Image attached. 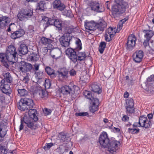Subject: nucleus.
Instances as JSON below:
<instances>
[{
    "label": "nucleus",
    "mask_w": 154,
    "mask_h": 154,
    "mask_svg": "<svg viewBox=\"0 0 154 154\" xmlns=\"http://www.w3.org/2000/svg\"><path fill=\"white\" fill-rule=\"evenodd\" d=\"M115 2L116 4L112 7V13L114 17L116 18L125 12L128 5L122 0H115Z\"/></svg>",
    "instance_id": "1"
},
{
    "label": "nucleus",
    "mask_w": 154,
    "mask_h": 154,
    "mask_svg": "<svg viewBox=\"0 0 154 154\" xmlns=\"http://www.w3.org/2000/svg\"><path fill=\"white\" fill-rule=\"evenodd\" d=\"M34 103L32 100L30 99L24 98H21L18 103L17 106L18 109L22 111H27L29 109L33 108Z\"/></svg>",
    "instance_id": "2"
},
{
    "label": "nucleus",
    "mask_w": 154,
    "mask_h": 154,
    "mask_svg": "<svg viewBox=\"0 0 154 154\" xmlns=\"http://www.w3.org/2000/svg\"><path fill=\"white\" fill-rule=\"evenodd\" d=\"M36 113L28 114L29 116H24L23 117V121L28 128L34 130L37 127L35 124V122L37 121L38 119L36 115Z\"/></svg>",
    "instance_id": "3"
},
{
    "label": "nucleus",
    "mask_w": 154,
    "mask_h": 154,
    "mask_svg": "<svg viewBox=\"0 0 154 154\" xmlns=\"http://www.w3.org/2000/svg\"><path fill=\"white\" fill-rule=\"evenodd\" d=\"M74 29L67 27L66 29L64 34L59 39L60 44L62 46L67 47L69 45V42L71 40L70 34L72 32Z\"/></svg>",
    "instance_id": "4"
},
{
    "label": "nucleus",
    "mask_w": 154,
    "mask_h": 154,
    "mask_svg": "<svg viewBox=\"0 0 154 154\" xmlns=\"http://www.w3.org/2000/svg\"><path fill=\"white\" fill-rule=\"evenodd\" d=\"M86 3L90 7L92 11L97 13H101L105 10L103 6L98 2L92 0H87Z\"/></svg>",
    "instance_id": "5"
},
{
    "label": "nucleus",
    "mask_w": 154,
    "mask_h": 154,
    "mask_svg": "<svg viewBox=\"0 0 154 154\" xmlns=\"http://www.w3.org/2000/svg\"><path fill=\"white\" fill-rule=\"evenodd\" d=\"M33 14L32 11L28 8L22 10L18 14L17 17L20 21H25L30 18Z\"/></svg>",
    "instance_id": "6"
},
{
    "label": "nucleus",
    "mask_w": 154,
    "mask_h": 154,
    "mask_svg": "<svg viewBox=\"0 0 154 154\" xmlns=\"http://www.w3.org/2000/svg\"><path fill=\"white\" fill-rule=\"evenodd\" d=\"M6 54L9 57L12 58L11 62L13 63H16L17 60V53L16 51L15 48L13 45H10L8 47L6 51Z\"/></svg>",
    "instance_id": "7"
},
{
    "label": "nucleus",
    "mask_w": 154,
    "mask_h": 154,
    "mask_svg": "<svg viewBox=\"0 0 154 154\" xmlns=\"http://www.w3.org/2000/svg\"><path fill=\"white\" fill-rule=\"evenodd\" d=\"M120 144L119 141L114 140L109 142L108 143V146L106 147L108 148V151L110 153L112 154H115L116 152L119 149L118 146Z\"/></svg>",
    "instance_id": "8"
},
{
    "label": "nucleus",
    "mask_w": 154,
    "mask_h": 154,
    "mask_svg": "<svg viewBox=\"0 0 154 154\" xmlns=\"http://www.w3.org/2000/svg\"><path fill=\"white\" fill-rule=\"evenodd\" d=\"M99 141L100 145L103 147H106L108 146V143L110 141L106 132L102 133L100 135Z\"/></svg>",
    "instance_id": "9"
},
{
    "label": "nucleus",
    "mask_w": 154,
    "mask_h": 154,
    "mask_svg": "<svg viewBox=\"0 0 154 154\" xmlns=\"http://www.w3.org/2000/svg\"><path fill=\"white\" fill-rule=\"evenodd\" d=\"M116 28H112L109 27L106 30L105 39L106 41L109 42L112 39V38L116 33Z\"/></svg>",
    "instance_id": "10"
},
{
    "label": "nucleus",
    "mask_w": 154,
    "mask_h": 154,
    "mask_svg": "<svg viewBox=\"0 0 154 154\" xmlns=\"http://www.w3.org/2000/svg\"><path fill=\"white\" fill-rule=\"evenodd\" d=\"M116 28H112L109 27L106 30L105 39L106 41L109 42L112 39V38L116 33Z\"/></svg>",
    "instance_id": "11"
},
{
    "label": "nucleus",
    "mask_w": 154,
    "mask_h": 154,
    "mask_svg": "<svg viewBox=\"0 0 154 154\" xmlns=\"http://www.w3.org/2000/svg\"><path fill=\"white\" fill-rule=\"evenodd\" d=\"M136 40V37L134 35L129 36L126 43V49L129 51L133 49L135 45Z\"/></svg>",
    "instance_id": "12"
},
{
    "label": "nucleus",
    "mask_w": 154,
    "mask_h": 154,
    "mask_svg": "<svg viewBox=\"0 0 154 154\" xmlns=\"http://www.w3.org/2000/svg\"><path fill=\"white\" fill-rule=\"evenodd\" d=\"M66 54L74 63H75L77 61L76 52L72 48H68L66 51Z\"/></svg>",
    "instance_id": "13"
},
{
    "label": "nucleus",
    "mask_w": 154,
    "mask_h": 154,
    "mask_svg": "<svg viewBox=\"0 0 154 154\" xmlns=\"http://www.w3.org/2000/svg\"><path fill=\"white\" fill-rule=\"evenodd\" d=\"M143 56V53L142 51H137L133 54V60L136 63H140L142 61Z\"/></svg>",
    "instance_id": "14"
},
{
    "label": "nucleus",
    "mask_w": 154,
    "mask_h": 154,
    "mask_svg": "<svg viewBox=\"0 0 154 154\" xmlns=\"http://www.w3.org/2000/svg\"><path fill=\"white\" fill-rule=\"evenodd\" d=\"M50 54L53 58H57L60 57L61 51L57 48H54L50 49Z\"/></svg>",
    "instance_id": "15"
},
{
    "label": "nucleus",
    "mask_w": 154,
    "mask_h": 154,
    "mask_svg": "<svg viewBox=\"0 0 154 154\" xmlns=\"http://www.w3.org/2000/svg\"><path fill=\"white\" fill-rule=\"evenodd\" d=\"M11 38L13 39L20 38L23 36L25 33V32L23 29H20L18 30L11 32Z\"/></svg>",
    "instance_id": "16"
},
{
    "label": "nucleus",
    "mask_w": 154,
    "mask_h": 154,
    "mask_svg": "<svg viewBox=\"0 0 154 154\" xmlns=\"http://www.w3.org/2000/svg\"><path fill=\"white\" fill-rule=\"evenodd\" d=\"M91 101L92 105L89 107L90 110L91 112L94 113L98 110L97 107L99 104V100L97 98H95Z\"/></svg>",
    "instance_id": "17"
},
{
    "label": "nucleus",
    "mask_w": 154,
    "mask_h": 154,
    "mask_svg": "<svg viewBox=\"0 0 154 154\" xmlns=\"http://www.w3.org/2000/svg\"><path fill=\"white\" fill-rule=\"evenodd\" d=\"M10 22V18L6 16L0 17V27L3 28L8 25Z\"/></svg>",
    "instance_id": "18"
},
{
    "label": "nucleus",
    "mask_w": 154,
    "mask_h": 154,
    "mask_svg": "<svg viewBox=\"0 0 154 154\" xmlns=\"http://www.w3.org/2000/svg\"><path fill=\"white\" fill-rule=\"evenodd\" d=\"M54 8L61 11L64 10L65 6L60 0H55L53 3Z\"/></svg>",
    "instance_id": "19"
},
{
    "label": "nucleus",
    "mask_w": 154,
    "mask_h": 154,
    "mask_svg": "<svg viewBox=\"0 0 154 154\" xmlns=\"http://www.w3.org/2000/svg\"><path fill=\"white\" fill-rule=\"evenodd\" d=\"M58 76L63 79H66L68 77V71L66 68H63L57 71Z\"/></svg>",
    "instance_id": "20"
},
{
    "label": "nucleus",
    "mask_w": 154,
    "mask_h": 154,
    "mask_svg": "<svg viewBox=\"0 0 154 154\" xmlns=\"http://www.w3.org/2000/svg\"><path fill=\"white\" fill-rule=\"evenodd\" d=\"M39 56L38 53L31 52L28 56V59L30 61L36 62L39 60Z\"/></svg>",
    "instance_id": "21"
},
{
    "label": "nucleus",
    "mask_w": 154,
    "mask_h": 154,
    "mask_svg": "<svg viewBox=\"0 0 154 154\" xmlns=\"http://www.w3.org/2000/svg\"><path fill=\"white\" fill-rule=\"evenodd\" d=\"M85 26L86 29L90 31H94L97 29V23L93 21L86 23Z\"/></svg>",
    "instance_id": "22"
},
{
    "label": "nucleus",
    "mask_w": 154,
    "mask_h": 154,
    "mask_svg": "<svg viewBox=\"0 0 154 154\" xmlns=\"http://www.w3.org/2000/svg\"><path fill=\"white\" fill-rule=\"evenodd\" d=\"M72 87L69 86L65 85L62 87L61 88V92L64 95L70 94L72 90Z\"/></svg>",
    "instance_id": "23"
},
{
    "label": "nucleus",
    "mask_w": 154,
    "mask_h": 154,
    "mask_svg": "<svg viewBox=\"0 0 154 154\" xmlns=\"http://www.w3.org/2000/svg\"><path fill=\"white\" fill-rule=\"evenodd\" d=\"M19 54L25 55L29 51L28 47L25 44H21L18 50Z\"/></svg>",
    "instance_id": "24"
},
{
    "label": "nucleus",
    "mask_w": 154,
    "mask_h": 154,
    "mask_svg": "<svg viewBox=\"0 0 154 154\" xmlns=\"http://www.w3.org/2000/svg\"><path fill=\"white\" fill-rule=\"evenodd\" d=\"M97 29L100 31H103L107 26L106 22L103 19H100L97 23Z\"/></svg>",
    "instance_id": "25"
},
{
    "label": "nucleus",
    "mask_w": 154,
    "mask_h": 154,
    "mask_svg": "<svg viewBox=\"0 0 154 154\" xmlns=\"http://www.w3.org/2000/svg\"><path fill=\"white\" fill-rule=\"evenodd\" d=\"M91 90L95 93L100 94L102 91L99 85L96 83H93L91 85Z\"/></svg>",
    "instance_id": "26"
},
{
    "label": "nucleus",
    "mask_w": 154,
    "mask_h": 154,
    "mask_svg": "<svg viewBox=\"0 0 154 154\" xmlns=\"http://www.w3.org/2000/svg\"><path fill=\"white\" fill-rule=\"evenodd\" d=\"M4 79L2 80L1 83L6 82L7 83H11L12 81V78L9 72H7L4 75Z\"/></svg>",
    "instance_id": "27"
},
{
    "label": "nucleus",
    "mask_w": 154,
    "mask_h": 154,
    "mask_svg": "<svg viewBox=\"0 0 154 154\" xmlns=\"http://www.w3.org/2000/svg\"><path fill=\"white\" fill-rule=\"evenodd\" d=\"M143 32L145 33L144 37L146 39L150 40L153 35L154 32L150 30H143Z\"/></svg>",
    "instance_id": "28"
},
{
    "label": "nucleus",
    "mask_w": 154,
    "mask_h": 154,
    "mask_svg": "<svg viewBox=\"0 0 154 154\" xmlns=\"http://www.w3.org/2000/svg\"><path fill=\"white\" fill-rule=\"evenodd\" d=\"M7 82H4L1 83V89L3 93L6 94L8 93L9 90H10V86L7 84Z\"/></svg>",
    "instance_id": "29"
},
{
    "label": "nucleus",
    "mask_w": 154,
    "mask_h": 154,
    "mask_svg": "<svg viewBox=\"0 0 154 154\" xmlns=\"http://www.w3.org/2000/svg\"><path fill=\"white\" fill-rule=\"evenodd\" d=\"M45 70L51 78H54L57 75L54 72V70L51 67L49 66L46 67L45 68Z\"/></svg>",
    "instance_id": "30"
},
{
    "label": "nucleus",
    "mask_w": 154,
    "mask_h": 154,
    "mask_svg": "<svg viewBox=\"0 0 154 154\" xmlns=\"http://www.w3.org/2000/svg\"><path fill=\"white\" fill-rule=\"evenodd\" d=\"M45 20H47V22L46 23V26H45V28H46L49 25H54V22L56 20V18L55 17H53L52 18H49L46 17L45 18Z\"/></svg>",
    "instance_id": "31"
},
{
    "label": "nucleus",
    "mask_w": 154,
    "mask_h": 154,
    "mask_svg": "<svg viewBox=\"0 0 154 154\" xmlns=\"http://www.w3.org/2000/svg\"><path fill=\"white\" fill-rule=\"evenodd\" d=\"M10 58L7 54L0 53V61L2 62L8 61L11 62L12 60L10 59Z\"/></svg>",
    "instance_id": "32"
},
{
    "label": "nucleus",
    "mask_w": 154,
    "mask_h": 154,
    "mask_svg": "<svg viewBox=\"0 0 154 154\" xmlns=\"http://www.w3.org/2000/svg\"><path fill=\"white\" fill-rule=\"evenodd\" d=\"M147 120L146 117L143 116H140L139 118L138 127H143V125Z\"/></svg>",
    "instance_id": "33"
},
{
    "label": "nucleus",
    "mask_w": 154,
    "mask_h": 154,
    "mask_svg": "<svg viewBox=\"0 0 154 154\" xmlns=\"http://www.w3.org/2000/svg\"><path fill=\"white\" fill-rule=\"evenodd\" d=\"M86 57L85 54V52H79L77 54V61L84 60Z\"/></svg>",
    "instance_id": "34"
},
{
    "label": "nucleus",
    "mask_w": 154,
    "mask_h": 154,
    "mask_svg": "<svg viewBox=\"0 0 154 154\" xmlns=\"http://www.w3.org/2000/svg\"><path fill=\"white\" fill-rule=\"evenodd\" d=\"M18 95L20 96H26L28 94V91L24 89H18Z\"/></svg>",
    "instance_id": "35"
},
{
    "label": "nucleus",
    "mask_w": 154,
    "mask_h": 154,
    "mask_svg": "<svg viewBox=\"0 0 154 154\" xmlns=\"http://www.w3.org/2000/svg\"><path fill=\"white\" fill-rule=\"evenodd\" d=\"M83 94L85 97L91 101L95 98L92 96L91 92L89 91H85L83 92Z\"/></svg>",
    "instance_id": "36"
},
{
    "label": "nucleus",
    "mask_w": 154,
    "mask_h": 154,
    "mask_svg": "<svg viewBox=\"0 0 154 154\" xmlns=\"http://www.w3.org/2000/svg\"><path fill=\"white\" fill-rule=\"evenodd\" d=\"M39 94L40 96L43 99H45L48 97V93L45 90L43 89L40 90L39 91Z\"/></svg>",
    "instance_id": "37"
},
{
    "label": "nucleus",
    "mask_w": 154,
    "mask_h": 154,
    "mask_svg": "<svg viewBox=\"0 0 154 154\" xmlns=\"http://www.w3.org/2000/svg\"><path fill=\"white\" fill-rule=\"evenodd\" d=\"M106 45V43L105 42H100L99 48V51L100 54H102L103 53Z\"/></svg>",
    "instance_id": "38"
},
{
    "label": "nucleus",
    "mask_w": 154,
    "mask_h": 154,
    "mask_svg": "<svg viewBox=\"0 0 154 154\" xmlns=\"http://www.w3.org/2000/svg\"><path fill=\"white\" fill-rule=\"evenodd\" d=\"M54 26L58 29V30H61L62 26V22L59 19H56Z\"/></svg>",
    "instance_id": "39"
},
{
    "label": "nucleus",
    "mask_w": 154,
    "mask_h": 154,
    "mask_svg": "<svg viewBox=\"0 0 154 154\" xmlns=\"http://www.w3.org/2000/svg\"><path fill=\"white\" fill-rule=\"evenodd\" d=\"M41 43L44 45L50 44L52 42V40L49 38L42 37L41 39Z\"/></svg>",
    "instance_id": "40"
},
{
    "label": "nucleus",
    "mask_w": 154,
    "mask_h": 154,
    "mask_svg": "<svg viewBox=\"0 0 154 154\" xmlns=\"http://www.w3.org/2000/svg\"><path fill=\"white\" fill-rule=\"evenodd\" d=\"M140 129L133 127L132 128H129L128 129V132L131 134H137L139 132Z\"/></svg>",
    "instance_id": "41"
},
{
    "label": "nucleus",
    "mask_w": 154,
    "mask_h": 154,
    "mask_svg": "<svg viewBox=\"0 0 154 154\" xmlns=\"http://www.w3.org/2000/svg\"><path fill=\"white\" fill-rule=\"evenodd\" d=\"M38 9L42 11L44 10L45 7V2L44 1H40L38 3Z\"/></svg>",
    "instance_id": "42"
},
{
    "label": "nucleus",
    "mask_w": 154,
    "mask_h": 154,
    "mask_svg": "<svg viewBox=\"0 0 154 154\" xmlns=\"http://www.w3.org/2000/svg\"><path fill=\"white\" fill-rule=\"evenodd\" d=\"M18 70L19 71H21L22 72H27L25 62H23L22 63L21 66L19 67Z\"/></svg>",
    "instance_id": "43"
},
{
    "label": "nucleus",
    "mask_w": 154,
    "mask_h": 154,
    "mask_svg": "<svg viewBox=\"0 0 154 154\" xmlns=\"http://www.w3.org/2000/svg\"><path fill=\"white\" fill-rule=\"evenodd\" d=\"M69 138L65 135H63L61 136V140L64 143H66L67 142L70 141Z\"/></svg>",
    "instance_id": "44"
},
{
    "label": "nucleus",
    "mask_w": 154,
    "mask_h": 154,
    "mask_svg": "<svg viewBox=\"0 0 154 154\" xmlns=\"http://www.w3.org/2000/svg\"><path fill=\"white\" fill-rule=\"evenodd\" d=\"M127 112L129 113H132L134 112V108L133 106L130 107V106H126Z\"/></svg>",
    "instance_id": "45"
},
{
    "label": "nucleus",
    "mask_w": 154,
    "mask_h": 154,
    "mask_svg": "<svg viewBox=\"0 0 154 154\" xmlns=\"http://www.w3.org/2000/svg\"><path fill=\"white\" fill-rule=\"evenodd\" d=\"M27 72L30 71L33 68L32 65L28 63L25 62Z\"/></svg>",
    "instance_id": "46"
},
{
    "label": "nucleus",
    "mask_w": 154,
    "mask_h": 154,
    "mask_svg": "<svg viewBox=\"0 0 154 154\" xmlns=\"http://www.w3.org/2000/svg\"><path fill=\"white\" fill-rule=\"evenodd\" d=\"M151 125V122L150 120L148 119L143 125V127L146 128H148L150 127Z\"/></svg>",
    "instance_id": "47"
},
{
    "label": "nucleus",
    "mask_w": 154,
    "mask_h": 154,
    "mask_svg": "<svg viewBox=\"0 0 154 154\" xmlns=\"http://www.w3.org/2000/svg\"><path fill=\"white\" fill-rule=\"evenodd\" d=\"M53 145L54 144L52 143H46L45 145L43 148L45 150H49Z\"/></svg>",
    "instance_id": "48"
},
{
    "label": "nucleus",
    "mask_w": 154,
    "mask_h": 154,
    "mask_svg": "<svg viewBox=\"0 0 154 154\" xmlns=\"http://www.w3.org/2000/svg\"><path fill=\"white\" fill-rule=\"evenodd\" d=\"M35 74L38 79H40L43 77V73L41 71L38 72H35Z\"/></svg>",
    "instance_id": "49"
},
{
    "label": "nucleus",
    "mask_w": 154,
    "mask_h": 154,
    "mask_svg": "<svg viewBox=\"0 0 154 154\" xmlns=\"http://www.w3.org/2000/svg\"><path fill=\"white\" fill-rule=\"evenodd\" d=\"M7 124H1L0 125V130H3V131L5 132L7 131Z\"/></svg>",
    "instance_id": "50"
},
{
    "label": "nucleus",
    "mask_w": 154,
    "mask_h": 154,
    "mask_svg": "<svg viewBox=\"0 0 154 154\" xmlns=\"http://www.w3.org/2000/svg\"><path fill=\"white\" fill-rule=\"evenodd\" d=\"M126 103L127 104V106L132 107L134 106V101L133 100L131 99L129 100H127L126 101Z\"/></svg>",
    "instance_id": "51"
},
{
    "label": "nucleus",
    "mask_w": 154,
    "mask_h": 154,
    "mask_svg": "<svg viewBox=\"0 0 154 154\" xmlns=\"http://www.w3.org/2000/svg\"><path fill=\"white\" fill-rule=\"evenodd\" d=\"M7 131L4 132L3 130H0V141L2 140V138L4 137L6 134Z\"/></svg>",
    "instance_id": "52"
},
{
    "label": "nucleus",
    "mask_w": 154,
    "mask_h": 154,
    "mask_svg": "<svg viewBox=\"0 0 154 154\" xmlns=\"http://www.w3.org/2000/svg\"><path fill=\"white\" fill-rule=\"evenodd\" d=\"M88 115V113L87 112H82L79 113H76L75 114L76 116H87Z\"/></svg>",
    "instance_id": "53"
},
{
    "label": "nucleus",
    "mask_w": 154,
    "mask_h": 154,
    "mask_svg": "<svg viewBox=\"0 0 154 154\" xmlns=\"http://www.w3.org/2000/svg\"><path fill=\"white\" fill-rule=\"evenodd\" d=\"M43 111L45 114L46 116L50 114L52 112L51 110L47 108H45Z\"/></svg>",
    "instance_id": "54"
},
{
    "label": "nucleus",
    "mask_w": 154,
    "mask_h": 154,
    "mask_svg": "<svg viewBox=\"0 0 154 154\" xmlns=\"http://www.w3.org/2000/svg\"><path fill=\"white\" fill-rule=\"evenodd\" d=\"M123 25L122 24H120V23L119 22L117 26V28H116V33L119 32L120 30L122 28Z\"/></svg>",
    "instance_id": "55"
},
{
    "label": "nucleus",
    "mask_w": 154,
    "mask_h": 154,
    "mask_svg": "<svg viewBox=\"0 0 154 154\" xmlns=\"http://www.w3.org/2000/svg\"><path fill=\"white\" fill-rule=\"evenodd\" d=\"M29 78L28 75H26L25 77H24L23 79V82L25 84H27L28 82L29 81Z\"/></svg>",
    "instance_id": "56"
},
{
    "label": "nucleus",
    "mask_w": 154,
    "mask_h": 154,
    "mask_svg": "<svg viewBox=\"0 0 154 154\" xmlns=\"http://www.w3.org/2000/svg\"><path fill=\"white\" fill-rule=\"evenodd\" d=\"M149 40L147 39H145L143 42V45L145 48H146L147 46H149Z\"/></svg>",
    "instance_id": "57"
},
{
    "label": "nucleus",
    "mask_w": 154,
    "mask_h": 154,
    "mask_svg": "<svg viewBox=\"0 0 154 154\" xmlns=\"http://www.w3.org/2000/svg\"><path fill=\"white\" fill-rule=\"evenodd\" d=\"M28 114H30V113H36L37 114V111L35 109H29Z\"/></svg>",
    "instance_id": "58"
},
{
    "label": "nucleus",
    "mask_w": 154,
    "mask_h": 154,
    "mask_svg": "<svg viewBox=\"0 0 154 154\" xmlns=\"http://www.w3.org/2000/svg\"><path fill=\"white\" fill-rule=\"evenodd\" d=\"M23 123H25L23 121V118L21 119V124L20 127V131H21L23 129Z\"/></svg>",
    "instance_id": "59"
},
{
    "label": "nucleus",
    "mask_w": 154,
    "mask_h": 154,
    "mask_svg": "<svg viewBox=\"0 0 154 154\" xmlns=\"http://www.w3.org/2000/svg\"><path fill=\"white\" fill-rule=\"evenodd\" d=\"M1 151V154H6L8 152L6 148H4L3 146Z\"/></svg>",
    "instance_id": "60"
},
{
    "label": "nucleus",
    "mask_w": 154,
    "mask_h": 154,
    "mask_svg": "<svg viewBox=\"0 0 154 154\" xmlns=\"http://www.w3.org/2000/svg\"><path fill=\"white\" fill-rule=\"evenodd\" d=\"M154 79V75H151L150 77L147 79V81L148 82H149L152 81V80L153 81Z\"/></svg>",
    "instance_id": "61"
},
{
    "label": "nucleus",
    "mask_w": 154,
    "mask_h": 154,
    "mask_svg": "<svg viewBox=\"0 0 154 154\" xmlns=\"http://www.w3.org/2000/svg\"><path fill=\"white\" fill-rule=\"evenodd\" d=\"M39 65L35 63L34 65V67L33 68V70H35L36 71H37L38 70L39 67Z\"/></svg>",
    "instance_id": "62"
},
{
    "label": "nucleus",
    "mask_w": 154,
    "mask_h": 154,
    "mask_svg": "<svg viewBox=\"0 0 154 154\" xmlns=\"http://www.w3.org/2000/svg\"><path fill=\"white\" fill-rule=\"evenodd\" d=\"M5 100V97L3 93H0V102L2 103Z\"/></svg>",
    "instance_id": "63"
},
{
    "label": "nucleus",
    "mask_w": 154,
    "mask_h": 154,
    "mask_svg": "<svg viewBox=\"0 0 154 154\" xmlns=\"http://www.w3.org/2000/svg\"><path fill=\"white\" fill-rule=\"evenodd\" d=\"M129 117L126 115H124L122 118V120L123 121H128L129 119Z\"/></svg>",
    "instance_id": "64"
}]
</instances>
